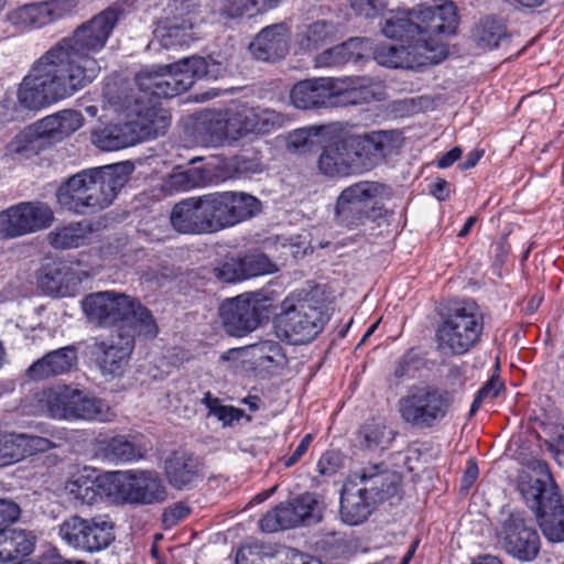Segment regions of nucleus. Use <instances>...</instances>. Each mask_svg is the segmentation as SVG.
Returning a JSON list of instances; mask_svg holds the SVG:
<instances>
[{"instance_id": "1", "label": "nucleus", "mask_w": 564, "mask_h": 564, "mask_svg": "<svg viewBox=\"0 0 564 564\" xmlns=\"http://www.w3.org/2000/svg\"><path fill=\"white\" fill-rule=\"evenodd\" d=\"M102 108L122 117L119 122L91 132V142L102 151H118L156 138L165 133L171 122L166 110L145 102L143 96L137 97L117 83H106Z\"/></svg>"}, {"instance_id": "2", "label": "nucleus", "mask_w": 564, "mask_h": 564, "mask_svg": "<svg viewBox=\"0 0 564 564\" xmlns=\"http://www.w3.org/2000/svg\"><path fill=\"white\" fill-rule=\"evenodd\" d=\"M319 171L329 176L368 172L384 161L400 145L394 130L350 135L338 124H319Z\"/></svg>"}, {"instance_id": "3", "label": "nucleus", "mask_w": 564, "mask_h": 564, "mask_svg": "<svg viewBox=\"0 0 564 564\" xmlns=\"http://www.w3.org/2000/svg\"><path fill=\"white\" fill-rule=\"evenodd\" d=\"M118 18L116 9H106L48 50L84 87L90 85L101 72L95 55L105 48Z\"/></svg>"}, {"instance_id": "4", "label": "nucleus", "mask_w": 564, "mask_h": 564, "mask_svg": "<svg viewBox=\"0 0 564 564\" xmlns=\"http://www.w3.org/2000/svg\"><path fill=\"white\" fill-rule=\"evenodd\" d=\"M83 310L89 323L98 327H124L126 330H135L144 340L159 334L151 311L126 293L102 291L88 294L83 301Z\"/></svg>"}, {"instance_id": "5", "label": "nucleus", "mask_w": 564, "mask_h": 564, "mask_svg": "<svg viewBox=\"0 0 564 564\" xmlns=\"http://www.w3.org/2000/svg\"><path fill=\"white\" fill-rule=\"evenodd\" d=\"M85 87L47 51L33 65L18 89L19 104L39 110L75 95Z\"/></svg>"}, {"instance_id": "6", "label": "nucleus", "mask_w": 564, "mask_h": 564, "mask_svg": "<svg viewBox=\"0 0 564 564\" xmlns=\"http://www.w3.org/2000/svg\"><path fill=\"white\" fill-rule=\"evenodd\" d=\"M485 330V315L474 300L454 302L435 332L440 351L463 356L478 347Z\"/></svg>"}, {"instance_id": "7", "label": "nucleus", "mask_w": 564, "mask_h": 564, "mask_svg": "<svg viewBox=\"0 0 564 564\" xmlns=\"http://www.w3.org/2000/svg\"><path fill=\"white\" fill-rule=\"evenodd\" d=\"M392 195L391 188L380 182L361 181L341 191L335 206L338 225L354 229L387 216L382 200Z\"/></svg>"}, {"instance_id": "8", "label": "nucleus", "mask_w": 564, "mask_h": 564, "mask_svg": "<svg viewBox=\"0 0 564 564\" xmlns=\"http://www.w3.org/2000/svg\"><path fill=\"white\" fill-rule=\"evenodd\" d=\"M417 20L419 37L413 50L429 63H440L448 53L445 39L456 33L458 28L457 8L453 2L420 7L414 11Z\"/></svg>"}, {"instance_id": "9", "label": "nucleus", "mask_w": 564, "mask_h": 564, "mask_svg": "<svg viewBox=\"0 0 564 564\" xmlns=\"http://www.w3.org/2000/svg\"><path fill=\"white\" fill-rule=\"evenodd\" d=\"M208 63L204 57L191 56L176 63L140 72L137 84L140 91L160 98H171L189 89L196 79L209 76Z\"/></svg>"}, {"instance_id": "10", "label": "nucleus", "mask_w": 564, "mask_h": 564, "mask_svg": "<svg viewBox=\"0 0 564 564\" xmlns=\"http://www.w3.org/2000/svg\"><path fill=\"white\" fill-rule=\"evenodd\" d=\"M525 505L535 516L545 536L553 543L564 541V497L550 473L544 479H529L520 484Z\"/></svg>"}, {"instance_id": "11", "label": "nucleus", "mask_w": 564, "mask_h": 564, "mask_svg": "<svg viewBox=\"0 0 564 564\" xmlns=\"http://www.w3.org/2000/svg\"><path fill=\"white\" fill-rule=\"evenodd\" d=\"M39 405L42 412L55 420H108V408L101 400L72 386L58 384L43 390Z\"/></svg>"}, {"instance_id": "12", "label": "nucleus", "mask_w": 564, "mask_h": 564, "mask_svg": "<svg viewBox=\"0 0 564 564\" xmlns=\"http://www.w3.org/2000/svg\"><path fill=\"white\" fill-rule=\"evenodd\" d=\"M453 405L451 392L435 386H414L398 401L401 420L412 429L430 430L448 415Z\"/></svg>"}, {"instance_id": "13", "label": "nucleus", "mask_w": 564, "mask_h": 564, "mask_svg": "<svg viewBox=\"0 0 564 564\" xmlns=\"http://www.w3.org/2000/svg\"><path fill=\"white\" fill-rule=\"evenodd\" d=\"M317 300L314 296L294 300L286 297L275 316L276 336L292 345L312 341L317 335Z\"/></svg>"}, {"instance_id": "14", "label": "nucleus", "mask_w": 564, "mask_h": 564, "mask_svg": "<svg viewBox=\"0 0 564 564\" xmlns=\"http://www.w3.org/2000/svg\"><path fill=\"white\" fill-rule=\"evenodd\" d=\"M204 198L212 232L242 223L261 210L260 200L243 192H215Z\"/></svg>"}, {"instance_id": "15", "label": "nucleus", "mask_w": 564, "mask_h": 564, "mask_svg": "<svg viewBox=\"0 0 564 564\" xmlns=\"http://www.w3.org/2000/svg\"><path fill=\"white\" fill-rule=\"evenodd\" d=\"M58 534L69 546L90 553L108 547L115 540L113 524L105 517L70 516L58 525Z\"/></svg>"}, {"instance_id": "16", "label": "nucleus", "mask_w": 564, "mask_h": 564, "mask_svg": "<svg viewBox=\"0 0 564 564\" xmlns=\"http://www.w3.org/2000/svg\"><path fill=\"white\" fill-rule=\"evenodd\" d=\"M53 209L44 202H21L0 212V238L12 239L48 228Z\"/></svg>"}, {"instance_id": "17", "label": "nucleus", "mask_w": 564, "mask_h": 564, "mask_svg": "<svg viewBox=\"0 0 564 564\" xmlns=\"http://www.w3.org/2000/svg\"><path fill=\"white\" fill-rule=\"evenodd\" d=\"M135 338H139L135 330L118 327L110 339H95L89 349L102 375L119 377L123 373L134 349Z\"/></svg>"}, {"instance_id": "18", "label": "nucleus", "mask_w": 564, "mask_h": 564, "mask_svg": "<svg viewBox=\"0 0 564 564\" xmlns=\"http://www.w3.org/2000/svg\"><path fill=\"white\" fill-rule=\"evenodd\" d=\"M501 547L520 562H532L541 549L538 531L528 525L520 513L512 512L501 521L497 531Z\"/></svg>"}, {"instance_id": "19", "label": "nucleus", "mask_w": 564, "mask_h": 564, "mask_svg": "<svg viewBox=\"0 0 564 564\" xmlns=\"http://www.w3.org/2000/svg\"><path fill=\"white\" fill-rule=\"evenodd\" d=\"M115 486L118 496L134 505L161 503L167 498V489L154 470L118 473Z\"/></svg>"}, {"instance_id": "20", "label": "nucleus", "mask_w": 564, "mask_h": 564, "mask_svg": "<svg viewBox=\"0 0 564 564\" xmlns=\"http://www.w3.org/2000/svg\"><path fill=\"white\" fill-rule=\"evenodd\" d=\"M369 77H319V108L368 102L372 97Z\"/></svg>"}, {"instance_id": "21", "label": "nucleus", "mask_w": 564, "mask_h": 564, "mask_svg": "<svg viewBox=\"0 0 564 564\" xmlns=\"http://www.w3.org/2000/svg\"><path fill=\"white\" fill-rule=\"evenodd\" d=\"M77 0H51L24 4L7 13V20L20 30L40 29L72 14Z\"/></svg>"}, {"instance_id": "22", "label": "nucleus", "mask_w": 564, "mask_h": 564, "mask_svg": "<svg viewBox=\"0 0 564 564\" xmlns=\"http://www.w3.org/2000/svg\"><path fill=\"white\" fill-rule=\"evenodd\" d=\"M356 479L361 491H365L376 503H381L394 497L400 498L402 476L391 470L383 463L369 464L359 471L348 476Z\"/></svg>"}, {"instance_id": "23", "label": "nucleus", "mask_w": 564, "mask_h": 564, "mask_svg": "<svg viewBox=\"0 0 564 564\" xmlns=\"http://www.w3.org/2000/svg\"><path fill=\"white\" fill-rule=\"evenodd\" d=\"M220 316L228 334L243 336L260 323L259 301L249 294L229 299L221 304Z\"/></svg>"}, {"instance_id": "24", "label": "nucleus", "mask_w": 564, "mask_h": 564, "mask_svg": "<svg viewBox=\"0 0 564 564\" xmlns=\"http://www.w3.org/2000/svg\"><path fill=\"white\" fill-rule=\"evenodd\" d=\"M316 500L313 495L300 496L293 501L282 502L268 511L260 520V529L267 533L295 528L311 517Z\"/></svg>"}, {"instance_id": "25", "label": "nucleus", "mask_w": 564, "mask_h": 564, "mask_svg": "<svg viewBox=\"0 0 564 564\" xmlns=\"http://www.w3.org/2000/svg\"><path fill=\"white\" fill-rule=\"evenodd\" d=\"M87 278L84 271L75 270L65 261H53L44 264L39 271L37 283L43 292L53 296L74 295Z\"/></svg>"}, {"instance_id": "26", "label": "nucleus", "mask_w": 564, "mask_h": 564, "mask_svg": "<svg viewBox=\"0 0 564 564\" xmlns=\"http://www.w3.org/2000/svg\"><path fill=\"white\" fill-rule=\"evenodd\" d=\"M291 30L286 23L263 28L249 45L252 56L262 62H276L290 51Z\"/></svg>"}, {"instance_id": "27", "label": "nucleus", "mask_w": 564, "mask_h": 564, "mask_svg": "<svg viewBox=\"0 0 564 564\" xmlns=\"http://www.w3.org/2000/svg\"><path fill=\"white\" fill-rule=\"evenodd\" d=\"M204 195L177 203L171 213V225L181 234H212Z\"/></svg>"}, {"instance_id": "28", "label": "nucleus", "mask_w": 564, "mask_h": 564, "mask_svg": "<svg viewBox=\"0 0 564 564\" xmlns=\"http://www.w3.org/2000/svg\"><path fill=\"white\" fill-rule=\"evenodd\" d=\"M122 186L121 181L115 174L112 166L95 167L88 170V196L87 214L96 213L108 207L115 197L117 191Z\"/></svg>"}, {"instance_id": "29", "label": "nucleus", "mask_w": 564, "mask_h": 564, "mask_svg": "<svg viewBox=\"0 0 564 564\" xmlns=\"http://www.w3.org/2000/svg\"><path fill=\"white\" fill-rule=\"evenodd\" d=\"M53 443L45 437L24 433H0V467L12 465L26 456L46 452Z\"/></svg>"}, {"instance_id": "30", "label": "nucleus", "mask_w": 564, "mask_h": 564, "mask_svg": "<svg viewBox=\"0 0 564 564\" xmlns=\"http://www.w3.org/2000/svg\"><path fill=\"white\" fill-rule=\"evenodd\" d=\"M188 9V3L175 4L172 14L166 15L159 22L154 35L163 47L170 48L189 43L191 35L188 31L192 29L194 21Z\"/></svg>"}, {"instance_id": "31", "label": "nucleus", "mask_w": 564, "mask_h": 564, "mask_svg": "<svg viewBox=\"0 0 564 564\" xmlns=\"http://www.w3.org/2000/svg\"><path fill=\"white\" fill-rule=\"evenodd\" d=\"M376 502L349 477L344 482L340 495V518L349 525L365 522L376 507Z\"/></svg>"}, {"instance_id": "32", "label": "nucleus", "mask_w": 564, "mask_h": 564, "mask_svg": "<svg viewBox=\"0 0 564 564\" xmlns=\"http://www.w3.org/2000/svg\"><path fill=\"white\" fill-rule=\"evenodd\" d=\"M202 465L192 454L175 451L166 457L164 471L170 485L177 489L188 488L200 477Z\"/></svg>"}, {"instance_id": "33", "label": "nucleus", "mask_w": 564, "mask_h": 564, "mask_svg": "<svg viewBox=\"0 0 564 564\" xmlns=\"http://www.w3.org/2000/svg\"><path fill=\"white\" fill-rule=\"evenodd\" d=\"M77 362V352L73 346H66L47 352L34 361L26 370L32 380H43L68 372Z\"/></svg>"}, {"instance_id": "34", "label": "nucleus", "mask_w": 564, "mask_h": 564, "mask_svg": "<svg viewBox=\"0 0 564 564\" xmlns=\"http://www.w3.org/2000/svg\"><path fill=\"white\" fill-rule=\"evenodd\" d=\"M34 123L43 139L59 141L82 128L84 117L77 110L64 109Z\"/></svg>"}, {"instance_id": "35", "label": "nucleus", "mask_w": 564, "mask_h": 564, "mask_svg": "<svg viewBox=\"0 0 564 564\" xmlns=\"http://www.w3.org/2000/svg\"><path fill=\"white\" fill-rule=\"evenodd\" d=\"M86 196H88V170L70 176L56 192L58 204L79 215L87 214Z\"/></svg>"}, {"instance_id": "36", "label": "nucleus", "mask_w": 564, "mask_h": 564, "mask_svg": "<svg viewBox=\"0 0 564 564\" xmlns=\"http://www.w3.org/2000/svg\"><path fill=\"white\" fill-rule=\"evenodd\" d=\"M93 234V226L88 221H73L57 226L47 235L50 245L55 249H72L87 245Z\"/></svg>"}, {"instance_id": "37", "label": "nucleus", "mask_w": 564, "mask_h": 564, "mask_svg": "<svg viewBox=\"0 0 564 564\" xmlns=\"http://www.w3.org/2000/svg\"><path fill=\"white\" fill-rule=\"evenodd\" d=\"M43 139L35 123L20 131L4 148V158L14 162L37 155L40 140Z\"/></svg>"}, {"instance_id": "38", "label": "nucleus", "mask_w": 564, "mask_h": 564, "mask_svg": "<svg viewBox=\"0 0 564 564\" xmlns=\"http://www.w3.org/2000/svg\"><path fill=\"white\" fill-rule=\"evenodd\" d=\"M2 558L6 562L26 556L34 550L36 536L26 530L3 525Z\"/></svg>"}, {"instance_id": "39", "label": "nucleus", "mask_w": 564, "mask_h": 564, "mask_svg": "<svg viewBox=\"0 0 564 564\" xmlns=\"http://www.w3.org/2000/svg\"><path fill=\"white\" fill-rule=\"evenodd\" d=\"M364 39H350L341 44L325 48L319 54V67L322 66H339L349 62H357L364 57L365 45Z\"/></svg>"}, {"instance_id": "40", "label": "nucleus", "mask_w": 564, "mask_h": 564, "mask_svg": "<svg viewBox=\"0 0 564 564\" xmlns=\"http://www.w3.org/2000/svg\"><path fill=\"white\" fill-rule=\"evenodd\" d=\"M243 111V120L249 133H267L275 128L282 127L286 118L280 112L272 109L249 107L241 105Z\"/></svg>"}, {"instance_id": "41", "label": "nucleus", "mask_w": 564, "mask_h": 564, "mask_svg": "<svg viewBox=\"0 0 564 564\" xmlns=\"http://www.w3.org/2000/svg\"><path fill=\"white\" fill-rule=\"evenodd\" d=\"M208 176L200 167H191L187 170L175 169L171 174L162 180L161 192L164 195L188 191L204 185Z\"/></svg>"}, {"instance_id": "42", "label": "nucleus", "mask_w": 564, "mask_h": 564, "mask_svg": "<svg viewBox=\"0 0 564 564\" xmlns=\"http://www.w3.org/2000/svg\"><path fill=\"white\" fill-rule=\"evenodd\" d=\"M100 451L105 459L115 463L132 462L143 456L142 448L124 436H115L105 441Z\"/></svg>"}, {"instance_id": "43", "label": "nucleus", "mask_w": 564, "mask_h": 564, "mask_svg": "<svg viewBox=\"0 0 564 564\" xmlns=\"http://www.w3.org/2000/svg\"><path fill=\"white\" fill-rule=\"evenodd\" d=\"M507 36L506 25L490 17L480 20L473 31L477 47L484 51L498 47L500 41Z\"/></svg>"}, {"instance_id": "44", "label": "nucleus", "mask_w": 564, "mask_h": 564, "mask_svg": "<svg viewBox=\"0 0 564 564\" xmlns=\"http://www.w3.org/2000/svg\"><path fill=\"white\" fill-rule=\"evenodd\" d=\"M411 15V18L393 17L388 19L382 28V32L387 37L408 43L406 47L411 48L414 54H417L413 50V45L419 37L417 20L414 19V12Z\"/></svg>"}, {"instance_id": "45", "label": "nucleus", "mask_w": 564, "mask_h": 564, "mask_svg": "<svg viewBox=\"0 0 564 564\" xmlns=\"http://www.w3.org/2000/svg\"><path fill=\"white\" fill-rule=\"evenodd\" d=\"M65 491L77 502L91 505L100 497L96 480L84 474L75 475L65 484Z\"/></svg>"}, {"instance_id": "46", "label": "nucleus", "mask_w": 564, "mask_h": 564, "mask_svg": "<svg viewBox=\"0 0 564 564\" xmlns=\"http://www.w3.org/2000/svg\"><path fill=\"white\" fill-rule=\"evenodd\" d=\"M410 55L413 51L404 45L380 44L373 51L378 64L391 68H408L412 66Z\"/></svg>"}, {"instance_id": "47", "label": "nucleus", "mask_w": 564, "mask_h": 564, "mask_svg": "<svg viewBox=\"0 0 564 564\" xmlns=\"http://www.w3.org/2000/svg\"><path fill=\"white\" fill-rule=\"evenodd\" d=\"M257 0H216L215 12L224 21L257 15Z\"/></svg>"}, {"instance_id": "48", "label": "nucleus", "mask_w": 564, "mask_h": 564, "mask_svg": "<svg viewBox=\"0 0 564 564\" xmlns=\"http://www.w3.org/2000/svg\"><path fill=\"white\" fill-rule=\"evenodd\" d=\"M248 356L258 367H269L272 364H279L282 358L279 344L272 340L249 346Z\"/></svg>"}, {"instance_id": "49", "label": "nucleus", "mask_w": 564, "mask_h": 564, "mask_svg": "<svg viewBox=\"0 0 564 564\" xmlns=\"http://www.w3.org/2000/svg\"><path fill=\"white\" fill-rule=\"evenodd\" d=\"M319 564H322V557L326 561L344 558L349 553V546L346 540L336 532L324 534L319 539Z\"/></svg>"}, {"instance_id": "50", "label": "nucleus", "mask_w": 564, "mask_h": 564, "mask_svg": "<svg viewBox=\"0 0 564 564\" xmlns=\"http://www.w3.org/2000/svg\"><path fill=\"white\" fill-rule=\"evenodd\" d=\"M291 100L299 109H310L317 105V82L306 79L297 83L291 91Z\"/></svg>"}, {"instance_id": "51", "label": "nucleus", "mask_w": 564, "mask_h": 564, "mask_svg": "<svg viewBox=\"0 0 564 564\" xmlns=\"http://www.w3.org/2000/svg\"><path fill=\"white\" fill-rule=\"evenodd\" d=\"M274 557L271 547L263 544H250L240 547L236 555V564H267Z\"/></svg>"}, {"instance_id": "52", "label": "nucleus", "mask_w": 564, "mask_h": 564, "mask_svg": "<svg viewBox=\"0 0 564 564\" xmlns=\"http://www.w3.org/2000/svg\"><path fill=\"white\" fill-rule=\"evenodd\" d=\"M317 138V127L301 128L291 132L288 137V149L297 153H306L314 149Z\"/></svg>"}, {"instance_id": "53", "label": "nucleus", "mask_w": 564, "mask_h": 564, "mask_svg": "<svg viewBox=\"0 0 564 564\" xmlns=\"http://www.w3.org/2000/svg\"><path fill=\"white\" fill-rule=\"evenodd\" d=\"M241 260L247 279L278 271L275 263L263 253L247 254Z\"/></svg>"}, {"instance_id": "54", "label": "nucleus", "mask_w": 564, "mask_h": 564, "mask_svg": "<svg viewBox=\"0 0 564 564\" xmlns=\"http://www.w3.org/2000/svg\"><path fill=\"white\" fill-rule=\"evenodd\" d=\"M225 119L226 130H228L227 141H237L248 134L241 105L226 108Z\"/></svg>"}, {"instance_id": "55", "label": "nucleus", "mask_w": 564, "mask_h": 564, "mask_svg": "<svg viewBox=\"0 0 564 564\" xmlns=\"http://www.w3.org/2000/svg\"><path fill=\"white\" fill-rule=\"evenodd\" d=\"M205 130L210 138V142L223 143L228 140V130H226L225 109L212 111L204 119Z\"/></svg>"}, {"instance_id": "56", "label": "nucleus", "mask_w": 564, "mask_h": 564, "mask_svg": "<svg viewBox=\"0 0 564 564\" xmlns=\"http://www.w3.org/2000/svg\"><path fill=\"white\" fill-rule=\"evenodd\" d=\"M226 167L230 172V177H246L262 171L258 159L246 155H237L228 160Z\"/></svg>"}, {"instance_id": "57", "label": "nucleus", "mask_w": 564, "mask_h": 564, "mask_svg": "<svg viewBox=\"0 0 564 564\" xmlns=\"http://www.w3.org/2000/svg\"><path fill=\"white\" fill-rule=\"evenodd\" d=\"M419 358L411 351L404 354L395 364L393 378L397 383L413 379L419 370Z\"/></svg>"}, {"instance_id": "58", "label": "nucleus", "mask_w": 564, "mask_h": 564, "mask_svg": "<svg viewBox=\"0 0 564 564\" xmlns=\"http://www.w3.org/2000/svg\"><path fill=\"white\" fill-rule=\"evenodd\" d=\"M502 389L503 382L498 377H491L476 393L469 414L474 415L485 400L497 398Z\"/></svg>"}, {"instance_id": "59", "label": "nucleus", "mask_w": 564, "mask_h": 564, "mask_svg": "<svg viewBox=\"0 0 564 564\" xmlns=\"http://www.w3.org/2000/svg\"><path fill=\"white\" fill-rule=\"evenodd\" d=\"M219 280L234 283L247 279L241 259H229L220 268L216 269Z\"/></svg>"}, {"instance_id": "60", "label": "nucleus", "mask_w": 564, "mask_h": 564, "mask_svg": "<svg viewBox=\"0 0 564 564\" xmlns=\"http://www.w3.org/2000/svg\"><path fill=\"white\" fill-rule=\"evenodd\" d=\"M386 426L379 423L365 424L360 430V435L364 437V444L368 448L381 447L384 448L386 441Z\"/></svg>"}, {"instance_id": "61", "label": "nucleus", "mask_w": 564, "mask_h": 564, "mask_svg": "<svg viewBox=\"0 0 564 564\" xmlns=\"http://www.w3.org/2000/svg\"><path fill=\"white\" fill-rule=\"evenodd\" d=\"M210 414L216 416L224 425L231 424L240 419L242 411L228 405H221L217 399H207Z\"/></svg>"}, {"instance_id": "62", "label": "nucleus", "mask_w": 564, "mask_h": 564, "mask_svg": "<svg viewBox=\"0 0 564 564\" xmlns=\"http://www.w3.org/2000/svg\"><path fill=\"white\" fill-rule=\"evenodd\" d=\"M274 557L283 564H312V557L296 549L280 546L274 551Z\"/></svg>"}, {"instance_id": "63", "label": "nucleus", "mask_w": 564, "mask_h": 564, "mask_svg": "<svg viewBox=\"0 0 564 564\" xmlns=\"http://www.w3.org/2000/svg\"><path fill=\"white\" fill-rule=\"evenodd\" d=\"M189 513V508L183 502H177L163 512V523L165 527L171 528L176 525L181 520L185 519Z\"/></svg>"}, {"instance_id": "64", "label": "nucleus", "mask_w": 564, "mask_h": 564, "mask_svg": "<svg viewBox=\"0 0 564 564\" xmlns=\"http://www.w3.org/2000/svg\"><path fill=\"white\" fill-rule=\"evenodd\" d=\"M343 465V456L337 451H327L319 458V475H332Z\"/></svg>"}]
</instances>
